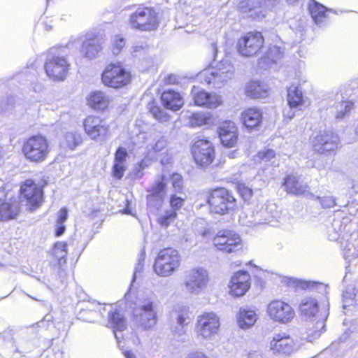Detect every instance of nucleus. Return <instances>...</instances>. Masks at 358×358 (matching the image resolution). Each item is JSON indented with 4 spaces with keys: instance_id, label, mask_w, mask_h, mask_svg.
<instances>
[{
    "instance_id": "obj_43",
    "label": "nucleus",
    "mask_w": 358,
    "mask_h": 358,
    "mask_svg": "<svg viewBox=\"0 0 358 358\" xmlns=\"http://www.w3.org/2000/svg\"><path fill=\"white\" fill-rule=\"evenodd\" d=\"M168 145V139L165 136H157L152 143L150 144L149 152L153 151L154 152H160L163 151Z\"/></svg>"
},
{
    "instance_id": "obj_34",
    "label": "nucleus",
    "mask_w": 358,
    "mask_h": 358,
    "mask_svg": "<svg viewBox=\"0 0 358 358\" xmlns=\"http://www.w3.org/2000/svg\"><path fill=\"white\" fill-rule=\"evenodd\" d=\"M88 101L92 108L102 110L108 107L109 99L102 92L96 91L90 94Z\"/></svg>"
},
{
    "instance_id": "obj_44",
    "label": "nucleus",
    "mask_w": 358,
    "mask_h": 358,
    "mask_svg": "<svg viewBox=\"0 0 358 358\" xmlns=\"http://www.w3.org/2000/svg\"><path fill=\"white\" fill-rule=\"evenodd\" d=\"M176 215L177 213L174 210H166L158 217L157 222L162 227H167L176 220Z\"/></svg>"
},
{
    "instance_id": "obj_46",
    "label": "nucleus",
    "mask_w": 358,
    "mask_h": 358,
    "mask_svg": "<svg viewBox=\"0 0 358 358\" xmlns=\"http://www.w3.org/2000/svg\"><path fill=\"white\" fill-rule=\"evenodd\" d=\"M357 294L355 289L352 286L346 287L345 289L343 292L342 297L344 302L343 308L349 306L352 304L354 300H356Z\"/></svg>"
},
{
    "instance_id": "obj_3",
    "label": "nucleus",
    "mask_w": 358,
    "mask_h": 358,
    "mask_svg": "<svg viewBox=\"0 0 358 358\" xmlns=\"http://www.w3.org/2000/svg\"><path fill=\"white\" fill-rule=\"evenodd\" d=\"M234 67L227 60H222L215 66H210L196 75L201 83H204L214 88H220L231 80L234 75Z\"/></svg>"
},
{
    "instance_id": "obj_63",
    "label": "nucleus",
    "mask_w": 358,
    "mask_h": 358,
    "mask_svg": "<svg viewBox=\"0 0 358 358\" xmlns=\"http://www.w3.org/2000/svg\"><path fill=\"white\" fill-rule=\"evenodd\" d=\"M68 218V210L64 207L58 212L57 222L59 224H64Z\"/></svg>"
},
{
    "instance_id": "obj_30",
    "label": "nucleus",
    "mask_w": 358,
    "mask_h": 358,
    "mask_svg": "<svg viewBox=\"0 0 358 358\" xmlns=\"http://www.w3.org/2000/svg\"><path fill=\"white\" fill-rule=\"evenodd\" d=\"M99 40L96 38L86 39L82 46V53L88 59L94 58L101 51Z\"/></svg>"
},
{
    "instance_id": "obj_58",
    "label": "nucleus",
    "mask_w": 358,
    "mask_h": 358,
    "mask_svg": "<svg viewBox=\"0 0 358 358\" xmlns=\"http://www.w3.org/2000/svg\"><path fill=\"white\" fill-rule=\"evenodd\" d=\"M38 326L45 329H49L53 326V316L48 313L44 316L43 320L38 322Z\"/></svg>"
},
{
    "instance_id": "obj_55",
    "label": "nucleus",
    "mask_w": 358,
    "mask_h": 358,
    "mask_svg": "<svg viewBox=\"0 0 358 358\" xmlns=\"http://www.w3.org/2000/svg\"><path fill=\"white\" fill-rule=\"evenodd\" d=\"M171 182L172 186L176 192H181L183 187V180L182 176L180 174L173 173L171 176Z\"/></svg>"
},
{
    "instance_id": "obj_8",
    "label": "nucleus",
    "mask_w": 358,
    "mask_h": 358,
    "mask_svg": "<svg viewBox=\"0 0 358 358\" xmlns=\"http://www.w3.org/2000/svg\"><path fill=\"white\" fill-rule=\"evenodd\" d=\"M300 347V343L297 339L283 331L274 334L269 344V349L273 354L286 355L296 352Z\"/></svg>"
},
{
    "instance_id": "obj_25",
    "label": "nucleus",
    "mask_w": 358,
    "mask_h": 358,
    "mask_svg": "<svg viewBox=\"0 0 358 358\" xmlns=\"http://www.w3.org/2000/svg\"><path fill=\"white\" fill-rule=\"evenodd\" d=\"M258 318L255 310L248 308H241L237 315V322L240 328L247 329L252 327Z\"/></svg>"
},
{
    "instance_id": "obj_36",
    "label": "nucleus",
    "mask_w": 358,
    "mask_h": 358,
    "mask_svg": "<svg viewBox=\"0 0 358 358\" xmlns=\"http://www.w3.org/2000/svg\"><path fill=\"white\" fill-rule=\"evenodd\" d=\"M20 212V208L15 204L3 202L0 203V221L14 218Z\"/></svg>"
},
{
    "instance_id": "obj_61",
    "label": "nucleus",
    "mask_w": 358,
    "mask_h": 358,
    "mask_svg": "<svg viewBox=\"0 0 358 358\" xmlns=\"http://www.w3.org/2000/svg\"><path fill=\"white\" fill-rule=\"evenodd\" d=\"M238 189L241 195L245 200L250 199L253 194L252 189L245 185H239Z\"/></svg>"
},
{
    "instance_id": "obj_47",
    "label": "nucleus",
    "mask_w": 358,
    "mask_h": 358,
    "mask_svg": "<svg viewBox=\"0 0 358 358\" xmlns=\"http://www.w3.org/2000/svg\"><path fill=\"white\" fill-rule=\"evenodd\" d=\"M150 111L152 116L161 122H166L170 120L169 115L159 106H152Z\"/></svg>"
},
{
    "instance_id": "obj_39",
    "label": "nucleus",
    "mask_w": 358,
    "mask_h": 358,
    "mask_svg": "<svg viewBox=\"0 0 358 358\" xmlns=\"http://www.w3.org/2000/svg\"><path fill=\"white\" fill-rule=\"evenodd\" d=\"M313 199H316L320 201L322 206L324 208H330L334 206H338L339 207H345L348 205V201H336V199L332 196H323L320 197L318 196H315L313 197H310Z\"/></svg>"
},
{
    "instance_id": "obj_11",
    "label": "nucleus",
    "mask_w": 358,
    "mask_h": 358,
    "mask_svg": "<svg viewBox=\"0 0 358 358\" xmlns=\"http://www.w3.org/2000/svg\"><path fill=\"white\" fill-rule=\"evenodd\" d=\"M208 281V273L206 269L194 268L186 273L184 285L189 293L199 294L206 288Z\"/></svg>"
},
{
    "instance_id": "obj_56",
    "label": "nucleus",
    "mask_w": 358,
    "mask_h": 358,
    "mask_svg": "<svg viewBox=\"0 0 358 358\" xmlns=\"http://www.w3.org/2000/svg\"><path fill=\"white\" fill-rule=\"evenodd\" d=\"M127 157V150L123 147H119L115 154L114 162L125 164Z\"/></svg>"
},
{
    "instance_id": "obj_52",
    "label": "nucleus",
    "mask_w": 358,
    "mask_h": 358,
    "mask_svg": "<svg viewBox=\"0 0 358 358\" xmlns=\"http://www.w3.org/2000/svg\"><path fill=\"white\" fill-rule=\"evenodd\" d=\"M346 100L352 106L358 105V87L350 88L345 92Z\"/></svg>"
},
{
    "instance_id": "obj_26",
    "label": "nucleus",
    "mask_w": 358,
    "mask_h": 358,
    "mask_svg": "<svg viewBox=\"0 0 358 358\" xmlns=\"http://www.w3.org/2000/svg\"><path fill=\"white\" fill-rule=\"evenodd\" d=\"M243 124L247 128L252 129L259 125L262 120V113L257 108H250L241 114Z\"/></svg>"
},
{
    "instance_id": "obj_60",
    "label": "nucleus",
    "mask_w": 358,
    "mask_h": 358,
    "mask_svg": "<svg viewBox=\"0 0 358 358\" xmlns=\"http://www.w3.org/2000/svg\"><path fill=\"white\" fill-rule=\"evenodd\" d=\"M124 45L125 41L124 38L120 37V36H115L113 48V54L118 55Z\"/></svg>"
},
{
    "instance_id": "obj_13",
    "label": "nucleus",
    "mask_w": 358,
    "mask_h": 358,
    "mask_svg": "<svg viewBox=\"0 0 358 358\" xmlns=\"http://www.w3.org/2000/svg\"><path fill=\"white\" fill-rule=\"evenodd\" d=\"M266 313L273 321L280 324H287L295 317L294 308L281 300L271 301L267 306Z\"/></svg>"
},
{
    "instance_id": "obj_15",
    "label": "nucleus",
    "mask_w": 358,
    "mask_h": 358,
    "mask_svg": "<svg viewBox=\"0 0 358 358\" xmlns=\"http://www.w3.org/2000/svg\"><path fill=\"white\" fill-rule=\"evenodd\" d=\"M213 243L219 250L226 253L236 252L242 248L241 237L231 230L220 231L213 238Z\"/></svg>"
},
{
    "instance_id": "obj_53",
    "label": "nucleus",
    "mask_w": 358,
    "mask_h": 358,
    "mask_svg": "<svg viewBox=\"0 0 358 358\" xmlns=\"http://www.w3.org/2000/svg\"><path fill=\"white\" fill-rule=\"evenodd\" d=\"M257 157L259 160L267 162L275 157V152L273 150L266 149L259 151Z\"/></svg>"
},
{
    "instance_id": "obj_22",
    "label": "nucleus",
    "mask_w": 358,
    "mask_h": 358,
    "mask_svg": "<svg viewBox=\"0 0 358 358\" xmlns=\"http://www.w3.org/2000/svg\"><path fill=\"white\" fill-rule=\"evenodd\" d=\"M282 185L288 194L296 196L303 195L306 198L314 196V194L310 192L309 185L301 177L289 175L285 178Z\"/></svg>"
},
{
    "instance_id": "obj_50",
    "label": "nucleus",
    "mask_w": 358,
    "mask_h": 358,
    "mask_svg": "<svg viewBox=\"0 0 358 358\" xmlns=\"http://www.w3.org/2000/svg\"><path fill=\"white\" fill-rule=\"evenodd\" d=\"M282 56V52L281 49L276 45L270 47L266 54V58L273 63H276Z\"/></svg>"
},
{
    "instance_id": "obj_17",
    "label": "nucleus",
    "mask_w": 358,
    "mask_h": 358,
    "mask_svg": "<svg viewBox=\"0 0 358 358\" xmlns=\"http://www.w3.org/2000/svg\"><path fill=\"white\" fill-rule=\"evenodd\" d=\"M194 159L197 165L206 168L212 164L215 159V149L208 140H199L192 148Z\"/></svg>"
},
{
    "instance_id": "obj_32",
    "label": "nucleus",
    "mask_w": 358,
    "mask_h": 358,
    "mask_svg": "<svg viewBox=\"0 0 358 358\" xmlns=\"http://www.w3.org/2000/svg\"><path fill=\"white\" fill-rule=\"evenodd\" d=\"M287 102L292 108H300L303 105V96L299 87L292 85L287 89Z\"/></svg>"
},
{
    "instance_id": "obj_37",
    "label": "nucleus",
    "mask_w": 358,
    "mask_h": 358,
    "mask_svg": "<svg viewBox=\"0 0 358 358\" xmlns=\"http://www.w3.org/2000/svg\"><path fill=\"white\" fill-rule=\"evenodd\" d=\"M82 137L77 132L66 133L60 143V145L64 148L74 150L82 143Z\"/></svg>"
},
{
    "instance_id": "obj_10",
    "label": "nucleus",
    "mask_w": 358,
    "mask_h": 358,
    "mask_svg": "<svg viewBox=\"0 0 358 358\" xmlns=\"http://www.w3.org/2000/svg\"><path fill=\"white\" fill-rule=\"evenodd\" d=\"M220 326V318L215 313H204L198 316L196 332L199 337L209 340L217 334Z\"/></svg>"
},
{
    "instance_id": "obj_45",
    "label": "nucleus",
    "mask_w": 358,
    "mask_h": 358,
    "mask_svg": "<svg viewBox=\"0 0 358 358\" xmlns=\"http://www.w3.org/2000/svg\"><path fill=\"white\" fill-rule=\"evenodd\" d=\"M147 196L148 206L153 210H158L164 201V196L158 195L152 192Z\"/></svg>"
},
{
    "instance_id": "obj_41",
    "label": "nucleus",
    "mask_w": 358,
    "mask_h": 358,
    "mask_svg": "<svg viewBox=\"0 0 358 358\" xmlns=\"http://www.w3.org/2000/svg\"><path fill=\"white\" fill-rule=\"evenodd\" d=\"M292 282L293 284H296V286L301 287L303 289H316L320 292L326 290V286L322 283L310 282V281H303V280H296L289 279L288 283Z\"/></svg>"
},
{
    "instance_id": "obj_19",
    "label": "nucleus",
    "mask_w": 358,
    "mask_h": 358,
    "mask_svg": "<svg viewBox=\"0 0 358 358\" xmlns=\"http://www.w3.org/2000/svg\"><path fill=\"white\" fill-rule=\"evenodd\" d=\"M24 199L27 201V208L32 212L39 208L43 201L42 187L31 180L24 182Z\"/></svg>"
},
{
    "instance_id": "obj_21",
    "label": "nucleus",
    "mask_w": 358,
    "mask_h": 358,
    "mask_svg": "<svg viewBox=\"0 0 358 358\" xmlns=\"http://www.w3.org/2000/svg\"><path fill=\"white\" fill-rule=\"evenodd\" d=\"M251 286L250 275L244 271H240L231 277L229 287V292L234 296H242L245 294Z\"/></svg>"
},
{
    "instance_id": "obj_27",
    "label": "nucleus",
    "mask_w": 358,
    "mask_h": 358,
    "mask_svg": "<svg viewBox=\"0 0 358 358\" xmlns=\"http://www.w3.org/2000/svg\"><path fill=\"white\" fill-rule=\"evenodd\" d=\"M346 225L343 226L339 220H334L332 222V230L329 231V240L332 241H340L341 247L343 250V246H348V248H351L353 250L352 244L353 242H343L341 240H344V235L343 234Z\"/></svg>"
},
{
    "instance_id": "obj_51",
    "label": "nucleus",
    "mask_w": 358,
    "mask_h": 358,
    "mask_svg": "<svg viewBox=\"0 0 358 358\" xmlns=\"http://www.w3.org/2000/svg\"><path fill=\"white\" fill-rule=\"evenodd\" d=\"M188 319L187 313H180L177 317V324H178L179 327H176V329L174 331L178 335L181 336L184 334V326L187 324L186 321Z\"/></svg>"
},
{
    "instance_id": "obj_9",
    "label": "nucleus",
    "mask_w": 358,
    "mask_h": 358,
    "mask_svg": "<svg viewBox=\"0 0 358 358\" xmlns=\"http://www.w3.org/2000/svg\"><path fill=\"white\" fill-rule=\"evenodd\" d=\"M131 75L120 64L108 66L101 76L103 83L110 87L120 88L130 81Z\"/></svg>"
},
{
    "instance_id": "obj_23",
    "label": "nucleus",
    "mask_w": 358,
    "mask_h": 358,
    "mask_svg": "<svg viewBox=\"0 0 358 358\" xmlns=\"http://www.w3.org/2000/svg\"><path fill=\"white\" fill-rule=\"evenodd\" d=\"M219 137L225 147H234L238 141V129L234 122L226 121L218 128Z\"/></svg>"
},
{
    "instance_id": "obj_33",
    "label": "nucleus",
    "mask_w": 358,
    "mask_h": 358,
    "mask_svg": "<svg viewBox=\"0 0 358 358\" xmlns=\"http://www.w3.org/2000/svg\"><path fill=\"white\" fill-rule=\"evenodd\" d=\"M279 2V0H245L241 3L243 10H252L256 8H271Z\"/></svg>"
},
{
    "instance_id": "obj_5",
    "label": "nucleus",
    "mask_w": 358,
    "mask_h": 358,
    "mask_svg": "<svg viewBox=\"0 0 358 358\" xmlns=\"http://www.w3.org/2000/svg\"><path fill=\"white\" fill-rule=\"evenodd\" d=\"M180 264L178 252L172 248L161 250L156 257L154 270L159 276L168 277L176 271Z\"/></svg>"
},
{
    "instance_id": "obj_42",
    "label": "nucleus",
    "mask_w": 358,
    "mask_h": 358,
    "mask_svg": "<svg viewBox=\"0 0 358 358\" xmlns=\"http://www.w3.org/2000/svg\"><path fill=\"white\" fill-rule=\"evenodd\" d=\"M351 241L353 240V251L351 248L348 246H343V257L345 259L350 257H358V235L357 234H352L351 236Z\"/></svg>"
},
{
    "instance_id": "obj_6",
    "label": "nucleus",
    "mask_w": 358,
    "mask_h": 358,
    "mask_svg": "<svg viewBox=\"0 0 358 358\" xmlns=\"http://www.w3.org/2000/svg\"><path fill=\"white\" fill-rule=\"evenodd\" d=\"M129 24L135 29L154 30L158 25L157 13L150 7H139L129 15Z\"/></svg>"
},
{
    "instance_id": "obj_7",
    "label": "nucleus",
    "mask_w": 358,
    "mask_h": 358,
    "mask_svg": "<svg viewBox=\"0 0 358 358\" xmlns=\"http://www.w3.org/2000/svg\"><path fill=\"white\" fill-rule=\"evenodd\" d=\"M48 153V141L42 136H31L24 143V155L31 162H43Z\"/></svg>"
},
{
    "instance_id": "obj_35",
    "label": "nucleus",
    "mask_w": 358,
    "mask_h": 358,
    "mask_svg": "<svg viewBox=\"0 0 358 358\" xmlns=\"http://www.w3.org/2000/svg\"><path fill=\"white\" fill-rule=\"evenodd\" d=\"M211 115L205 112L193 113L188 117L189 124L192 127L208 125L211 123Z\"/></svg>"
},
{
    "instance_id": "obj_16",
    "label": "nucleus",
    "mask_w": 358,
    "mask_h": 358,
    "mask_svg": "<svg viewBox=\"0 0 358 358\" xmlns=\"http://www.w3.org/2000/svg\"><path fill=\"white\" fill-rule=\"evenodd\" d=\"M70 64L64 56L48 55L45 64L47 75L57 80H63L66 77Z\"/></svg>"
},
{
    "instance_id": "obj_28",
    "label": "nucleus",
    "mask_w": 358,
    "mask_h": 358,
    "mask_svg": "<svg viewBox=\"0 0 358 358\" xmlns=\"http://www.w3.org/2000/svg\"><path fill=\"white\" fill-rule=\"evenodd\" d=\"M308 9L315 23L320 26L325 22L327 18L326 12L329 10L315 0H310L308 3Z\"/></svg>"
},
{
    "instance_id": "obj_62",
    "label": "nucleus",
    "mask_w": 358,
    "mask_h": 358,
    "mask_svg": "<svg viewBox=\"0 0 358 358\" xmlns=\"http://www.w3.org/2000/svg\"><path fill=\"white\" fill-rule=\"evenodd\" d=\"M148 51V46L144 45H136L134 47L133 51V56L136 58H140L141 56L145 55Z\"/></svg>"
},
{
    "instance_id": "obj_48",
    "label": "nucleus",
    "mask_w": 358,
    "mask_h": 358,
    "mask_svg": "<svg viewBox=\"0 0 358 358\" xmlns=\"http://www.w3.org/2000/svg\"><path fill=\"white\" fill-rule=\"evenodd\" d=\"M352 107L353 106L347 100H342L341 102L338 103L336 106L337 111L336 117L337 119L343 118L346 114L350 113Z\"/></svg>"
},
{
    "instance_id": "obj_14",
    "label": "nucleus",
    "mask_w": 358,
    "mask_h": 358,
    "mask_svg": "<svg viewBox=\"0 0 358 358\" xmlns=\"http://www.w3.org/2000/svg\"><path fill=\"white\" fill-rule=\"evenodd\" d=\"M264 42L261 32H248L238 40L237 50L242 56L252 57L262 49Z\"/></svg>"
},
{
    "instance_id": "obj_12",
    "label": "nucleus",
    "mask_w": 358,
    "mask_h": 358,
    "mask_svg": "<svg viewBox=\"0 0 358 358\" xmlns=\"http://www.w3.org/2000/svg\"><path fill=\"white\" fill-rule=\"evenodd\" d=\"M85 133L97 142H104L110 136V131L106 121L99 117L90 115L83 122Z\"/></svg>"
},
{
    "instance_id": "obj_49",
    "label": "nucleus",
    "mask_w": 358,
    "mask_h": 358,
    "mask_svg": "<svg viewBox=\"0 0 358 358\" xmlns=\"http://www.w3.org/2000/svg\"><path fill=\"white\" fill-rule=\"evenodd\" d=\"M328 317V313L327 310H325L323 313L321 314V317L318 320L315 324V330L313 333V336L314 338L319 337L322 332L324 331L325 327V320Z\"/></svg>"
},
{
    "instance_id": "obj_4",
    "label": "nucleus",
    "mask_w": 358,
    "mask_h": 358,
    "mask_svg": "<svg viewBox=\"0 0 358 358\" xmlns=\"http://www.w3.org/2000/svg\"><path fill=\"white\" fill-rule=\"evenodd\" d=\"M211 213L226 215L231 213L236 206V199L228 189L220 187L211 191L208 197Z\"/></svg>"
},
{
    "instance_id": "obj_38",
    "label": "nucleus",
    "mask_w": 358,
    "mask_h": 358,
    "mask_svg": "<svg viewBox=\"0 0 358 358\" xmlns=\"http://www.w3.org/2000/svg\"><path fill=\"white\" fill-rule=\"evenodd\" d=\"M167 180L168 178L164 175L157 176L153 183L147 189V192L165 196Z\"/></svg>"
},
{
    "instance_id": "obj_31",
    "label": "nucleus",
    "mask_w": 358,
    "mask_h": 358,
    "mask_svg": "<svg viewBox=\"0 0 358 358\" xmlns=\"http://www.w3.org/2000/svg\"><path fill=\"white\" fill-rule=\"evenodd\" d=\"M299 309L306 317H314L318 312L317 300L313 296H305L301 300Z\"/></svg>"
},
{
    "instance_id": "obj_18",
    "label": "nucleus",
    "mask_w": 358,
    "mask_h": 358,
    "mask_svg": "<svg viewBox=\"0 0 358 358\" xmlns=\"http://www.w3.org/2000/svg\"><path fill=\"white\" fill-rule=\"evenodd\" d=\"M338 136L331 131H324L312 141L314 150L320 154L334 152L338 148Z\"/></svg>"
},
{
    "instance_id": "obj_64",
    "label": "nucleus",
    "mask_w": 358,
    "mask_h": 358,
    "mask_svg": "<svg viewBox=\"0 0 358 358\" xmlns=\"http://www.w3.org/2000/svg\"><path fill=\"white\" fill-rule=\"evenodd\" d=\"M186 358H208V356L201 351H192L190 352Z\"/></svg>"
},
{
    "instance_id": "obj_1",
    "label": "nucleus",
    "mask_w": 358,
    "mask_h": 358,
    "mask_svg": "<svg viewBox=\"0 0 358 358\" xmlns=\"http://www.w3.org/2000/svg\"><path fill=\"white\" fill-rule=\"evenodd\" d=\"M96 310L84 309L80 312V317L88 322H94L97 320V316L101 317L107 316L108 324L107 326L113 328L115 336L117 340H119L121 336L117 334V331H122L126 328V320L124 317L114 308L111 304H103L101 306L98 303Z\"/></svg>"
},
{
    "instance_id": "obj_29",
    "label": "nucleus",
    "mask_w": 358,
    "mask_h": 358,
    "mask_svg": "<svg viewBox=\"0 0 358 358\" xmlns=\"http://www.w3.org/2000/svg\"><path fill=\"white\" fill-rule=\"evenodd\" d=\"M245 94L252 99L266 97L268 94L267 86L259 81H252L247 84Z\"/></svg>"
},
{
    "instance_id": "obj_2",
    "label": "nucleus",
    "mask_w": 358,
    "mask_h": 358,
    "mask_svg": "<svg viewBox=\"0 0 358 358\" xmlns=\"http://www.w3.org/2000/svg\"><path fill=\"white\" fill-rule=\"evenodd\" d=\"M159 301L151 292L139 299L133 310L134 319L144 329L152 328L157 322Z\"/></svg>"
},
{
    "instance_id": "obj_57",
    "label": "nucleus",
    "mask_w": 358,
    "mask_h": 358,
    "mask_svg": "<svg viewBox=\"0 0 358 358\" xmlns=\"http://www.w3.org/2000/svg\"><path fill=\"white\" fill-rule=\"evenodd\" d=\"M185 200L180 196L173 194L170 199L171 210H174L176 212L180 209L184 204Z\"/></svg>"
},
{
    "instance_id": "obj_20",
    "label": "nucleus",
    "mask_w": 358,
    "mask_h": 358,
    "mask_svg": "<svg viewBox=\"0 0 358 358\" xmlns=\"http://www.w3.org/2000/svg\"><path fill=\"white\" fill-rule=\"evenodd\" d=\"M192 99L196 106L208 108H216L222 103V97L215 93H209L194 86L191 91Z\"/></svg>"
},
{
    "instance_id": "obj_54",
    "label": "nucleus",
    "mask_w": 358,
    "mask_h": 358,
    "mask_svg": "<svg viewBox=\"0 0 358 358\" xmlns=\"http://www.w3.org/2000/svg\"><path fill=\"white\" fill-rule=\"evenodd\" d=\"M127 167L125 164L114 162L113 166V174L114 177L117 179H121L126 171Z\"/></svg>"
},
{
    "instance_id": "obj_59",
    "label": "nucleus",
    "mask_w": 358,
    "mask_h": 358,
    "mask_svg": "<svg viewBox=\"0 0 358 358\" xmlns=\"http://www.w3.org/2000/svg\"><path fill=\"white\" fill-rule=\"evenodd\" d=\"M144 260H145V252H143L141 253L140 257L138 259V262L135 266L132 282L135 280V279L137 276V274L141 273L143 271Z\"/></svg>"
},
{
    "instance_id": "obj_24",
    "label": "nucleus",
    "mask_w": 358,
    "mask_h": 358,
    "mask_svg": "<svg viewBox=\"0 0 358 358\" xmlns=\"http://www.w3.org/2000/svg\"><path fill=\"white\" fill-rule=\"evenodd\" d=\"M161 98L164 106L173 111L179 110L184 103L180 94L171 90L164 91Z\"/></svg>"
},
{
    "instance_id": "obj_40",
    "label": "nucleus",
    "mask_w": 358,
    "mask_h": 358,
    "mask_svg": "<svg viewBox=\"0 0 358 358\" xmlns=\"http://www.w3.org/2000/svg\"><path fill=\"white\" fill-rule=\"evenodd\" d=\"M52 256L57 260L58 264L62 265L66 262L67 255L66 243L64 242H57L52 250Z\"/></svg>"
}]
</instances>
